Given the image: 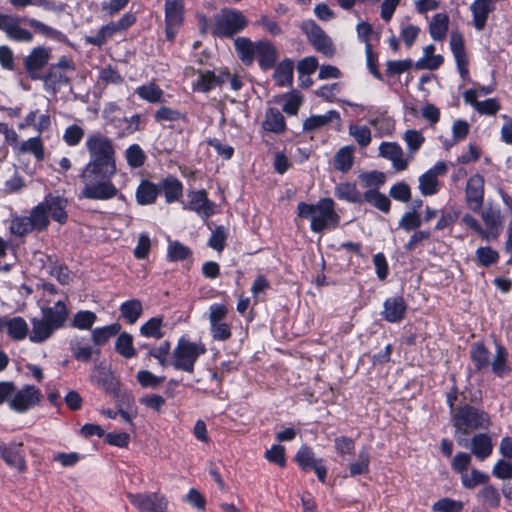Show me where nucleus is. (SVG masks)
Returning a JSON list of instances; mask_svg holds the SVG:
<instances>
[{"label":"nucleus","mask_w":512,"mask_h":512,"mask_svg":"<svg viewBox=\"0 0 512 512\" xmlns=\"http://www.w3.org/2000/svg\"><path fill=\"white\" fill-rule=\"evenodd\" d=\"M89 162L80 174L84 184L82 197L93 200H108L115 197L118 189L111 182L117 172L115 148L112 139L100 132L87 136L85 142Z\"/></svg>","instance_id":"nucleus-1"},{"label":"nucleus","mask_w":512,"mask_h":512,"mask_svg":"<svg viewBox=\"0 0 512 512\" xmlns=\"http://www.w3.org/2000/svg\"><path fill=\"white\" fill-rule=\"evenodd\" d=\"M26 22L37 32L52 38L60 35V32L54 28L34 19L21 17L17 14H5L0 12V31L4 32L6 37L12 41L20 43H31L34 39L33 33L22 26Z\"/></svg>","instance_id":"nucleus-2"},{"label":"nucleus","mask_w":512,"mask_h":512,"mask_svg":"<svg viewBox=\"0 0 512 512\" xmlns=\"http://www.w3.org/2000/svg\"><path fill=\"white\" fill-rule=\"evenodd\" d=\"M451 421L455 428L456 441L462 447H468L467 436L471 432L491 426L488 413L468 404L456 408L451 413Z\"/></svg>","instance_id":"nucleus-3"},{"label":"nucleus","mask_w":512,"mask_h":512,"mask_svg":"<svg viewBox=\"0 0 512 512\" xmlns=\"http://www.w3.org/2000/svg\"><path fill=\"white\" fill-rule=\"evenodd\" d=\"M67 317L68 309L62 301H57L53 307L42 308V317L31 319L29 340L33 343L46 341L56 330L64 326Z\"/></svg>","instance_id":"nucleus-4"},{"label":"nucleus","mask_w":512,"mask_h":512,"mask_svg":"<svg viewBox=\"0 0 512 512\" xmlns=\"http://www.w3.org/2000/svg\"><path fill=\"white\" fill-rule=\"evenodd\" d=\"M298 216L309 219L311 230L321 232L330 227H336L339 224V216L335 212L334 202L330 198H323L316 204L300 202L297 206Z\"/></svg>","instance_id":"nucleus-5"},{"label":"nucleus","mask_w":512,"mask_h":512,"mask_svg":"<svg viewBox=\"0 0 512 512\" xmlns=\"http://www.w3.org/2000/svg\"><path fill=\"white\" fill-rule=\"evenodd\" d=\"M206 347L202 343L191 342L185 338L179 339L173 350L172 365L177 370L193 373L197 359L205 354Z\"/></svg>","instance_id":"nucleus-6"},{"label":"nucleus","mask_w":512,"mask_h":512,"mask_svg":"<svg viewBox=\"0 0 512 512\" xmlns=\"http://www.w3.org/2000/svg\"><path fill=\"white\" fill-rule=\"evenodd\" d=\"M247 25L245 16L236 10H223L215 17L212 33L218 37H231Z\"/></svg>","instance_id":"nucleus-7"},{"label":"nucleus","mask_w":512,"mask_h":512,"mask_svg":"<svg viewBox=\"0 0 512 512\" xmlns=\"http://www.w3.org/2000/svg\"><path fill=\"white\" fill-rule=\"evenodd\" d=\"M127 497L139 512H166L168 509L167 498L159 492L129 493Z\"/></svg>","instance_id":"nucleus-8"},{"label":"nucleus","mask_w":512,"mask_h":512,"mask_svg":"<svg viewBox=\"0 0 512 512\" xmlns=\"http://www.w3.org/2000/svg\"><path fill=\"white\" fill-rule=\"evenodd\" d=\"M301 30L307 35L309 42L318 52L326 56H332L334 54L331 39L314 21H304L301 24Z\"/></svg>","instance_id":"nucleus-9"},{"label":"nucleus","mask_w":512,"mask_h":512,"mask_svg":"<svg viewBox=\"0 0 512 512\" xmlns=\"http://www.w3.org/2000/svg\"><path fill=\"white\" fill-rule=\"evenodd\" d=\"M41 394L35 386L27 385L21 390L12 394L9 400V407L18 412L24 413L39 403Z\"/></svg>","instance_id":"nucleus-10"},{"label":"nucleus","mask_w":512,"mask_h":512,"mask_svg":"<svg viewBox=\"0 0 512 512\" xmlns=\"http://www.w3.org/2000/svg\"><path fill=\"white\" fill-rule=\"evenodd\" d=\"M466 204L473 212H480L484 201V178L480 174L472 175L466 184Z\"/></svg>","instance_id":"nucleus-11"},{"label":"nucleus","mask_w":512,"mask_h":512,"mask_svg":"<svg viewBox=\"0 0 512 512\" xmlns=\"http://www.w3.org/2000/svg\"><path fill=\"white\" fill-rule=\"evenodd\" d=\"M188 201L183 208L194 211L202 218H209L214 214V203L211 202L205 190L190 191L187 194Z\"/></svg>","instance_id":"nucleus-12"},{"label":"nucleus","mask_w":512,"mask_h":512,"mask_svg":"<svg viewBox=\"0 0 512 512\" xmlns=\"http://www.w3.org/2000/svg\"><path fill=\"white\" fill-rule=\"evenodd\" d=\"M183 10L184 7L182 0H166V35L169 40H173L176 32L183 22Z\"/></svg>","instance_id":"nucleus-13"},{"label":"nucleus","mask_w":512,"mask_h":512,"mask_svg":"<svg viewBox=\"0 0 512 512\" xmlns=\"http://www.w3.org/2000/svg\"><path fill=\"white\" fill-rule=\"evenodd\" d=\"M379 154L385 159L392 162V166L396 171H404L412 159V156H405L403 149L396 142H383L379 146Z\"/></svg>","instance_id":"nucleus-14"},{"label":"nucleus","mask_w":512,"mask_h":512,"mask_svg":"<svg viewBox=\"0 0 512 512\" xmlns=\"http://www.w3.org/2000/svg\"><path fill=\"white\" fill-rule=\"evenodd\" d=\"M0 454L3 460L11 468L24 472L26 470V460L23 452V443L10 442L0 444Z\"/></svg>","instance_id":"nucleus-15"},{"label":"nucleus","mask_w":512,"mask_h":512,"mask_svg":"<svg viewBox=\"0 0 512 512\" xmlns=\"http://www.w3.org/2000/svg\"><path fill=\"white\" fill-rule=\"evenodd\" d=\"M42 202L48 212V216H51L54 221L60 224L66 223L68 219L66 211L68 201L66 198L49 194Z\"/></svg>","instance_id":"nucleus-16"},{"label":"nucleus","mask_w":512,"mask_h":512,"mask_svg":"<svg viewBox=\"0 0 512 512\" xmlns=\"http://www.w3.org/2000/svg\"><path fill=\"white\" fill-rule=\"evenodd\" d=\"M481 218L487 227L486 237L484 240H496L502 230L503 217L499 210L494 208H486L481 212Z\"/></svg>","instance_id":"nucleus-17"},{"label":"nucleus","mask_w":512,"mask_h":512,"mask_svg":"<svg viewBox=\"0 0 512 512\" xmlns=\"http://www.w3.org/2000/svg\"><path fill=\"white\" fill-rule=\"evenodd\" d=\"M477 97V90L469 89L463 93L465 103L472 105L480 114L495 115L500 110V104L496 99L478 101Z\"/></svg>","instance_id":"nucleus-18"},{"label":"nucleus","mask_w":512,"mask_h":512,"mask_svg":"<svg viewBox=\"0 0 512 512\" xmlns=\"http://www.w3.org/2000/svg\"><path fill=\"white\" fill-rule=\"evenodd\" d=\"M450 48L455 57L459 73L463 78H465L468 75L467 56L464 49V39L461 33L457 31L451 32Z\"/></svg>","instance_id":"nucleus-19"},{"label":"nucleus","mask_w":512,"mask_h":512,"mask_svg":"<svg viewBox=\"0 0 512 512\" xmlns=\"http://www.w3.org/2000/svg\"><path fill=\"white\" fill-rule=\"evenodd\" d=\"M471 453L479 460L488 458L493 451V442L491 437L485 433L475 434L470 440L468 447Z\"/></svg>","instance_id":"nucleus-20"},{"label":"nucleus","mask_w":512,"mask_h":512,"mask_svg":"<svg viewBox=\"0 0 512 512\" xmlns=\"http://www.w3.org/2000/svg\"><path fill=\"white\" fill-rule=\"evenodd\" d=\"M406 308L407 306L403 297H390L384 302L382 315L388 322H399L404 318Z\"/></svg>","instance_id":"nucleus-21"},{"label":"nucleus","mask_w":512,"mask_h":512,"mask_svg":"<svg viewBox=\"0 0 512 512\" xmlns=\"http://www.w3.org/2000/svg\"><path fill=\"white\" fill-rule=\"evenodd\" d=\"M262 69L267 70L275 65L278 59L277 48L269 41L256 42V56Z\"/></svg>","instance_id":"nucleus-22"},{"label":"nucleus","mask_w":512,"mask_h":512,"mask_svg":"<svg viewBox=\"0 0 512 512\" xmlns=\"http://www.w3.org/2000/svg\"><path fill=\"white\" fill-rule=\"evenodd\" d=\"M69 345L74 358L78 361L88 362L93 354H100V350H94L85 337H74Z\"/></svg>","instance_id":"nucleus-23"},{"label":"nucleus","mask_w":512,"mask_h":512,"mask_svg":"<svg viewBox=\"0 0 512 512\" xmlns=\"http://www.w3.org/2000/svg\"><path fill=\"white\" fill-rule=\"evenodd\" d=\"M49 57V50L45 47L39 46L32 49L24 61L26 70L33 72L42 69L48 63Z\"/></svg>","instance_id":"nucleus-24"},{"label":"nucleus","mask_w":512,"mask_h":512,"mask_svg":"<svg viewBox=\"0 0 512 512\" xmlns=\"http://www.w3.org/2000/svg\"><path fill=\"white\" fill-rule=\"evenodd\" d=\"M294 62L284 59L275 67L273 78L278 86L287 87L293 82Z\"/></svg>","instance_id":"nucleus-25"},{"label":"nucleus","mask_w":512,"mask_h":512,"mask_svg":"<svg viewBox=\"0 0 512 512\" xmlns=\"http://www.w3.org/2000/svg\"><path fill=\"white\" fill-rule=\"evenodd\" d=\"M236 52L245 65H251L256 56V43L245 37L234 40Z\"/></svg>","instance_id":"nucleus-26"},{"label":"nucleus","mask_w":512,"mask_h":512,"mask_svg":"<svg viewBox=\"0 0 512 512\" xmlns=\"http://www.w3.org/2000/svg\"><path fill=\"white\" fill-rule=\"evenodd\" d=\"M160 190L163 191L166 201L171 203L177 201L182 196L183 185L177 178L169 176L161 182Z\"/></svg>","instance_id":"nucleus-27"},{"label":"nucleus","mask_w":512,"mask_h":512,"mask_svg":"<svg viewBox=\"0 0 512 512\" xmlns=\"http://www.w3.org/2000/svg\"><path fill=\"white\" fill-rule=\"evenodd\" d=\"M449 17L445 13H437L433 16L430 25L429 33L436 41L445 39L448 31Z\"/></svg>","instance_id":"nucleus-28"},{"label":"nucleus","mask_w":512,"mask_h":512,"mask_svg":"<svg viewBox=\"0 0 512 512\" xmlns=\"http://www.w3.org/2000/svg\"><path fill=\"white\" fill-rule=\"evenodd\" d=\"M435 47L430 44L426 46L423 50V57L420 58L415 66L417 69H428L435 70L440 67L443 63V57L441 55H435Z\"/></svg>","instance_id":"nucleus-29"},{"label":"nucleus","mask_w":512,"mask_h":512,"mask_svg":"<svg viewBox=\"0 0 512 512\" xmlns=\"http://www.w3.org/2000/svg\"><path fill=\"white\" fill-rule=\"evenodd\" d=\"M265 130L273 133H282L286 129L285 119L282 113L276 108H270L266 112L265 120L263 122Z\"/></svg>","instance_id":"nucleus-30"},{"label":"nucleus","mask_w":512,"mask_h":512,"mask_svg":"<svg viewBox=\"0 0 512 512\" xmlns=\"http://www.w3.org/2000/svg\"><path fill=\"white\" fill-rule=\"evenodd\" d=\"M334 119H340L339 113L335 110H330L324 115H313L304 121L303 130L307 132L315 131Z\"/></svg>","instance_id":"nucleus-31"},{"label":"nucleus","mask_w":512,"mask_h":512,"mask_svg":"<svg viewBox=\"0 0 512 512\" xmlns=\"http://www.w3.org/2000/svg\"><path fill=\"white\" fill-rule=\"evenodd\" d=\"M158 193L159 188L155 184L149 181H142L136 191L137 202L141 205L152 204L155 202Z\"/></svg>","instance_id":"nucleus-32"},{"label":"nucleus","mask_w":512,"mask_h":512,"mask_svg":"<svg viewBox=\"0 0 512 512\" xmlns=\"http://www.w3.org/2000/svg\"><path fill=\"white\" fill-rule=\"evenodd\" d=\"M29 332L28 324L24 318L20 316L9 318L7 333L13 340H23L27 336L29 337Z\"/></svg>","instance_id":"nucleus-33"},{"label":"nucleus","mask_w":512,"mask_h":512,"mask_svg":"<svg viewBox=\"0 0 512 512\" xmlns=\"http://www.w3.org/2000/svg\"><path fill=\"white\" fill-rule=\"evenodd\" d=\"M354 147L344 146L334 156V166L338 171L347 172L351 169L354 161Z\"/></svg>","instance_id":"nucleus-34"},{"label":"nucleus","mask_w":512,"mask_h":512,"mask_svg":"<svg viewBox=\"0 0 512 512\" xmlns=\"http://www.w3.org/2000/svg\"><path fill=\"white\" fill-rule=\"evenodd\" d=\"M335 196L341 200L351 203H361L363 201L361 193L358 191L355 184L340 183L335 188Z\"/></svg>","instance_id":"nucleus-35"},{"label":"nucleus","mask_w":512,"mask_h":512,"mask_svg":"<svg viewBox=\"0 0 512 512\" xmlns=\"http://www.w3.org/2000/svg\"><path fill=\"white\" fill-rule=\"evenodd\" d=\"M477 498L479 501L491 508H498L500 506V493L498 489L489 484V482L479 490Z\"/></svg>","instance_id":"nucleus-36"},{"label":"nucleus","mask_w":512,"mask_h":512,"mask_svg":"<svg viewBox=\"0 0 512 512\" xmlns=\"http://www.w3.org/2000/svg\"><path fill=\"white\" fill-rule=\"evenodd\" d=\"M492 371L499 377L505 376L509 372L507 366V351L502 345L496 346L494 358L489 362Z\"/></svg>","instance_id":"nucleus-37"},{"label":"nucleus","mask_w":512,"mask_h":512,"mask_svg":"<svg viewBox=\"0 0 512 512\" xmlns=\"http://www.w3.org/2000/svg\"><path fill=\"white\" fill-rule=\"evenodd\" d=\"M370 453L368 449L362 448L357 456V460L349 465V472L351 477L366 474L369 471Z\"/></svg>","instance_id":"nucleus-38"},{"label":"nucleus","mask_w":512,"mask_h":512,"mask_svg":"<svg viewBox=\"0 0 512 512\" xmlns=\"http://www.w3.org/2000/svg\"><path fill=\"white\" fill-rule=\"evenodd\" d=\"M143 311L142 304L138 299H132L121 304V315L127 320L128 323H135L141 316Z\"/></svg>","instance_id":"nucleus-39"},{"label":"nucleus","mask_w":512,"mask_h":512,"mask_svg":"<svg viewBox=\"0 0 512 512\" xmlns=\"http://www.w3.org/2000/svg\"><path fill=\"white\" fill-rule=\"evenodd\" d=\"M135 92L141 99L150 103L160 102L163 96V90L153 82L137 87Z\"/></svg>","instance_id":"nucleus-40"},{"label":"nucleus","mask_w":512,"mask_h":512,"mask_svg":"<svg viewBox=\"0 0 512 512\" xmlns=\"http://www.w3.org/2000/svg\"><path fill=\"white\" fill-rule=\"evenodd\" d=\"M30 221L32 222L34 228L38 231L45 230L49 225V216L48 212L43 204V202L39 203L35 206L31 212L30 216H28Z\"/></svg>","instance_id":"nucleus-41"},{"label":"nucleus","mask_w":512,"mask_h":512,"mask_svg":"<svg viewBox=\"0 0 512 512\" xmlns=\"http://www.w3.org/2000/svg\"><path fill=\"white\" fill-rule=\"evenodd\" d=\"M11 233L17 237H23L36 230L28 216H16L12 218L10 227Z\"/></svg>","instance_id":"nucleus-42"},{"label":"nucleus","mask_w":512,"mask_h":512,"mask_svg":"<svg viewBox=\"0 0 512 512\" xmlns=\"http://www.w3.org/2000/svg\"><path fill=\"white\" fill-rule=\"evenodd\" d=\"M369 124L378 131L380 136L390 135L395 128L394 120L385 114L370 118Z\"/></svg>","instance_id":"nucleus-43"},{"label":"nucleus","mask_w":512,"mask_h":512,"mask_svg":"<svg viewBox=\"0 0 512 512\" xmlns=\"http://www.w3.org/2000/svg\"><path fill=\"white\" fill-rule=\"evenodd\" d=\"M119 331L120 325L117 323L96 328L92 331V340L95 345H103L110 338L114 337Z\"/></svg>","instance_id":"nucleus-44"},{"label":"nucleus","mask_w":512,"mask_h":512,"mask_svg":"<svg viewBox=\"0 0 512 512\" xmlns=\"http://www.w3.org/2000/svg\"><path fill=\"white\" fill-rule=\"evenodd\" d=\"M18 150L20 153H30L34 155V157L41 161L44 159V149L43 144L40 137H33L26 141H23Z\"/></svg>","instance_id":"nucleus-45"},{"label":"nucleus","mask_w":512,"mask_h":512,"mask_svg":"<svg viewBox=\"0 0 512 512\" xmlns=\"http://www.w3.org/2000/svg\"><path fill=\"white\" fill-rule=\"evenodd\" d=\"M488 482L489 476L475 468L461 476V483L466 489H473L480 484L484 486Z\"/></svg>","instance_id":"nucleus-46"},{"label":"nucleus","mask_w":512,"mask_h":512,"mask_svg":"<svg viewBox=\"0 0 512 512\" xmlns=\"http://www.w3.org/2000/svg\"><path fill=\"white\" fill-rule=\"evenodd\" d=\"M278 102L284 101L283 111L288 115H296L302 104V97L298 92L286 93L277 99Z\"/></svg>","instance_id":"nucleus-47"},{"label":"nucleus","mask_w":512,"mask_h":512,"mask_svg":"<svg viewBox=\"0 0 512 512\" xmlns=\"http://www.w3.org/2000/svg\"><path fill=\"white\" fill-rule=\"evenodd\" d=\"M348 133L361 147H366L371 143V131L367 126L350 124Z\"/></svg>","instance_id":"nucleus-48"},{"label":"nucleus","mask_w":512,"mask_h":512,"mask_svg":"<svg viewBox=\"0 0 512 512\" xmlns=\"http://www.w3.org/2000/svg\"><path fill=\"white\" fill-rule=\"evenodd\" d=\"M295 460L298 463V465L303 470H306V471L309 469H312L318 462H320L319 460H317L315 458V454H314L313 450L306 445L302 446L299 449V451L297 452V454L295 456Z\"/></svg>","instance_id":"nucleus-49"},{"label":"nucleus","mask_w":512,"mask_h":512,"mask_svg":"<svg viewBox=\"0 0 512 512\" xmlns=\"http://www.w3.org/2000/svg\"><path fill=\"white\" fill-rule=\"evenodd\" d=\"M471 359L478 370H483L489 366V352L480 343H476L472 346Z\"/></svg>","instance_id":"nucleus-50"},{"label":"nucleus","mask_w":512,"mask_h":512,"mask_svg":"<svg viewBox=\"0 0 512 512\" xmlns=\"http://www.w3.org/2000/svg\"><path fill=\"white\" fill-rule=\"evenodd\" d=\"M362 198L383 212H388L390 209L389 198L376 190L366 191Z\"/></svg>","instance_id":"nucleus-51"},{"label":"nucleus","mask_w":512,"mask_h":512,"mask_svg":"<svg viewBox=\"0 0 512 512\" xmlns=\"http://www.w3.org/2000/svg\"><path fill=\"white\" fill-rule=\"evenodd\" d=\"M217 85L216 75L211 71L199 73L193 82V88L200 92H208Z\"/></svg>","instance_id":"nucleus-52"},{"label":"nucleus","mask_w":512,"mask_h":512,"mask_svg":"<svg viewBox=\"0 0 512 512\" xmlns=\"http://www.w3.org/2000/svg\"><path fill=\"white\" fill-rule=\"evenodd\" d=\"M125 158L130 167L138 168L144 164L146 156L139 145L133 144L126 149Z\"/></svg>","instance_id":"nucleus-53"},{"label":"nucleus","mask_w":512,"mask_h":512,"mask_svg":"<svg viewBox=\"0 0 512 512\" xmlns=\"http://www.w3.org/2000/svg\"><path fill=\"white\" fill-rule=\"evenodd\" d=\"M191 255V250L179 241H170L167 257L170 261H182Z\"/></svg>","instance_id":"nucleus-54"},{"label":"nucleus","mask_w":512,"mask_h":512,"mask_svg":"<svg viewBox=\"0 0 512 512\" xmlns=\"http://www.w3.org/2000/svg\"><path fill=\"white\" fill-rule=\"evenodd\" d=\"M419 189L424 196L434 195L438 191V179L428 171L419 178Z\"/></svg>","instance_id":"nucleus-55"},{"label":"nucleus","mask_w":512,"mask_h":512,"mask_svg":"<svg viewBox=\"0 0 512 512\" xmlns=\"http://www.w3.org/2000/svg\"><path fill=\"white\" fill-rule=\"evenodd\" d=\"M463 502L448 497L442 498L432 506L434 512H462Z\"/></svg>","instance_id":"nucleus-56"},{"label":"nucleus","mask_w":512,"mask_h":512,"mask_svg":"<svg viewBox=\"0 0 512 512\" xmlns=\"http://www.w3.org/2000/svg\"><path fill=\"white\" fill-rule=\"evenodd\" d=\"M97 316L94 312L91 311H79L77 312L72 320V325L75 328L81 330L90 329L95 323Z\"/></svg>","instance_id":"nucleus-57"},{"label":"nucleus","mask_w":512,"mask_h":512,"mask_svg":"<svg viewBox=\"0 0 512 512\" xmlns=\"http://www.w3.org/2000/svg\"><path fill=\"white\" fill-rule=\"evenodd\" d=\"M116 350L126 358H131L135 355L133 348L132 336L128 333H122L116 340Z\"/></svg>","instance_id":"nucleus-58"},{"label":"nucleus","mask_w":512,"mask_h":512,"mask_svg":"<svg viewBox=\"0 0 512 512\" xmlns=\"http://www.w3.org/2000/svg\"><path fill=\"white\" fill-rule=\"evenodd\" d=\"M162 319L158 317L151 318L140 328L142 335L160 339L163 334L161 332Z\"/></svg>","instance_id":"nucleus-59"},{"label":"nucleus","mask_w":512,"mask_h":512,"mask_svg":"<svg viewBox=\"0 0 512 512\" xmlns=\"http://www.w3.org/2000/svg\"><path fill=\"white\" fill-rule=\"evenodd\" d=\"M476 259L477 261L485 267H488L494 263H496L499 259V254L496 250H493L491 247H480L476 250Z\"/></svg>","instance_id":"nucleus-60"},{"label":"nucleus","mask_w":512,"mask_h":512,"mask_svg":"<svg viewBox=\"0 0 512 512\" xmlns=\"http://www.w3.org/2000/svg\"><path fill=\"white\" fill-rule=\"evenodd\" d=\"M265 458L280 467L286 465L285 448L281 445H273L265 452Z\"/></svg>","instance_id":"nucleus-61"},{"label":"nucleus","mask_w":512,"mask_h":512,"mask_svg":"<svg viewBox=\"0 0 512 512\" xmlns=\"http://www.w3.org/2000/svg\"><path fill=\"white\" fill-rule=\"evenodd\" d=\"M404 140L410 150L412 156L424 143V137L419 131L407 130L404 134Z\"/></svg>","instance_id":"nucleus-62"},{"label":"nucleus","mask_w":512,"mask_h":512,"mask_svg":"<svg viewBox=\"0 0 512 512\" xmlns=\"http://www.w3.org/2000/svg\"><path fill=\"white\" fill-rule=\"evenodd\" d=\"M112 379L111 372L103 364H97L94 366V374L92 380L102 387H108Z\"/></svg>","instance_id":"nucleus-63"},{"label":"nucleus","mask_w":512,"mask_h":512,"mask_svg":"<svg viewBox=\"0 0 512 512\" xmlns=\"http://www.w3.org/2000/svg\"><path fill=\"white\" fill-rule=\"evenodd\" d=\"M492 474L501 480L512 478V463L503 459L498 460L493 466Z\"/></svg>","instance_id":"nucleus-64"}]
</instances>
